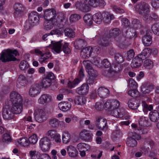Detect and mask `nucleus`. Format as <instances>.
Listing matches in <instances>:
<instances>
[{"instance_id":"obj_20","label":"nucleus","mask_w":159,"mask_h":159,"mask_svg":"<svg viewBox=\"0 0 159 159\" xmlns=\"http://www.w3.org/2000/svg\"><path fill=\"white\" fill-rule=\"evenodd\" d=\"M52 97L47 94H44L42 95L38 100V102L41 104H47L52 100Z\"/></svg>"},{"instance_id":"obj_34","label":"nucleus","mask_w":159,"mask_h":159,"mask_svg":"<svg viewBox=\"0 0 159 159\" xmlns=\"http://www.w3.org/2000/svg\"><path fill=\"white\" fill-rule=\"evenodd\" d=\"M158 18L157 15L154 13H152L150 15L147 14L143 17V19L147 22L157 21Z\"/></svg>"},{"instance_id":"obj_63","label":"nucleus","mask_w":159,"mask_h":159,"mask_svg":"<svg viewBox=\"0 0 159 159\" xmlns=\"http://www.w3.org/2000/svg\"><path fill=\"white\" fill-rule=\"evenodd\" d=\"M128 93L129 95L133 97H136L139 95V92L135 89L131 90L129 91Z\"/></svg>"},{"instance_id":"obj_43","label":"nucleus","mask_w":159,"mask_h":159,"mask_svg":"<svg viewBox=\"0 0 159 159\" xmlns=\"http://www.w3.org/2000/svg\"><path fill=\"white\" fill-rule=\"evenodd\" d=\"M57 133L55 129H51L48 131L45 134L44 138L48 139L50 141L52 140L55 134Z\"/></svg>"},{"instance_id":"obj_22","label":"nucleus","mask_w":159,"mask_h":159,"mask_svg":"<svg viewBox=\"0 0 159 159\" xmlns=\"http://www.w3.org/2000/svg\"><path fill=\"white\" fill-rule=\"evenodd\" d=\"M141 57V55H138L132 60L131 63V66L132 68H136L141 65L143 63V59Z\"/></svg>"},{"instance_id":"obj_53","label":"nucleus","mask_w":159,"mask_h":159,"mask_svg":"<svg viewBox=\"0 0 159 159\" xmlns=\"http://www.w3.org/2000/svg\"><path fill=\"white\" fill-rule=\"evenodd\" d=\"M133 28L134 29H139L141 28V24L140 22L137 19L133 20L132 22Z\"/></svg>"},{"instance_id":"obj_3","label":"nucleus","mask_w":159,"mask_h":159,"mask_svg":"<svg viewBox=\"0 0 159 159\" xmlns=\"http://www.w3.org/2000/svg\"><path fill=\"white\" fill-rule=\"evenodd\" d=\"M154 143L153 141L150 139H148L145 140L143 145L140 148V152H138L135 154L136 157H140L142 155L143 153H146L150 149L153 148Z\"/></svg>"},{"instance_id":"obj_40","label":"nucleus","mask_w":159,"mask_h":159,"mask_svg":"<svg viewBox=\"0 0 159 159\" xmlns=\"http://www.w3.org/2000/svg\"><path fill=\"white\" fill-rule=\"evenodd\" d=\"M17 146H22L25 147H28L29 145L28 140L25 138H20L17 140L16 143Z\"/></svg>"},{"instance_id":"obj_1","label":"nucleus","mask_w":159,"mask_h":159,"mask_svg":"<svg viewBox=\"0 0 159 159\" xmlns=\"http://www.w3.org/2000/svg\"><path fill=\"white\" fill-rule=\"evenodd\" d=\"M10 98L12 104L10 109L12 113L16 114L20 113L23 109L21 96L17 92H12L10 94Z\"/></svg>"},{"instance_id":"obj_50","label":"nucleus","mask_w":159,"mask_h":159,"mask_svg":"<svg viewBox=\"0 0 159 159\" xmlns=\"http://www.w3.org/2000/svg\"><path fill=\"white\" fill-rule=\"evenodd\" d=\"M77 148L80 151L81 150H88L90 148V146L84 143H80L77 145Z\"/></svg>"},{"instance_id":"obj_64","label":"nucleus","mask_w":159,"mask_h":159,"mask_svg":"<svg viewBox=\"0 0 159 159\" xmlns=\"http://www.w3.org/2000/svg\"><path fill=\"white\" fill-rule=\"evenodd\" d=\"M115 59L116 62L119 64L121 63L123 61L124 58L123 56L120 54H117L115 57Z\"/></svg>"},{"instance_id":"obj_8","label":"nucleus","mask_w":159,"mask_h":159,"mask_svg":"<svg viewBox=\"0 0 159 159\" xmlns=\"http://www.w3.org/2000/svg\"><path fill=\"white\" fill-rule=\"evenodd\" d=\"M136 11L140 14H143L149 12L150 6L146 2H141L136 5L135 7Z\"/></svg>"},{"instance_id":"obj_46","label":"nucleus","mask_w":159,"mask_h":159,"mask_svg":"<svg viewBox=\"0 0 159 159\" xmlns=\"http://www.w3.org/2000/svg\"><path fill=\"white\" fill-rule=\"evenodd\" d=\"M126 144L128 146L131 147H134L137 146V142L134 139L130 137L128 139Z\"/></svg>"},{"instance_id":"obj_39","label":"nucleus","mask_w":159,"mask_h":159,"mask_svg":"<svg viewBox=\"0 0 159 159\" xmlns=\"http://www.w3.org/2000/svg\"><path fill=\"white\" fill-rule=\"evenodd\" d=\"M86 102L85 98L82 96H76L74 99L75 103L78 105H83L85 104Z\"/></svg>"},{"instance_id":"obj_4","label":"nucleus","mask_w":159,"mask_h":159,"mask_svg":"<svg viewBox=\"0 0 159 159\" xmlns=\"http://www.w3.org/2000/svg\"><path fill=\"white\" fill-rule=\"evenodd\" d=\"M59 23L58 18L53 17L49 20H45L44 23V29L47 30H50L54 26H57Z\"/></svg>"},{"instance_id":"obj_11","label":"nucleus","mask_w":159,"mask_h":159,"mask_svg":"<svg viewBox=\"0 0 159 159\" xmlns=\"http://www.w3.org/2000/svg\"><path fill=\"white\" fill-rule=\"evenodd\" d=\"M14 113H12L9 106H6L3 108L2 115L3 118L6 120H10L14 117Z\"/></svg>"},{"instance_id":"obj_15","label":"nucleus","mask_w":159,"mask_h":159,"mask_svg":"<svg viewBox=\"0 0 159 159\" xmlns=\"http://www.w3.org/2000/svg\"><path fill=\"white\" fill-rule=\"evenodd\" d=\"M89 87L88 84H84L76 89V92L80 95H86L88 93Z\"/></svg>"},{"instance_id":"obj_37","label":"nucleus","mask_w":159,"mask_h":159,"mask_svg":"<svg viewBox=\"0 0 159 159\" xmlns=\"http://www.w3.org/2000/svg\"><path fill=\"white\" fill-rule=\"evenodd\" d=\"M153 89V85L152 84H144L142 87L141 91L143 93H149Z\"/></svg>"},{"instance_id":"obj_33","label":"nucleus","mask_w":159,"mask_h":159,"mask_svg":"<svg viewBox=\"0 0 159 159\" xmlns=\"http://www.w3.org/2000/svg\"><path fill=\"white\" fill-rule=\"evenodd\" d=\"M61 41L57 42H54V41H51V44L52 46V49L54 52L58 53L61 50L62 44L61 43Z\"/></svg>"},{"instance_id":"obj_42","label":"nucleus","mask_w":159,"mask_h":159,"mask_svg":"<svg viewBox=\"0 0 159 159\" xmlns=\"http://www.w3.org/2000/svg\"><path fill=\"white\" fill-rule=\"evenodd\" d=\"M149 116L150 120L153 122L157 121L159 118V114L157 111L150 112Z\"/></svg>"},{"instance_id":"obj_51","label":"nucleus","mask_w":159,"mask_h":159,"mask_svg":"<svg viewBox=\"0 0 159 159\" xmlns=\"http://www.w3.org/2000/svg\"><path fill=\"white\" fill-rule=\"evenodd\" d=\"M28 140L29 144H34L38 141V136L36 134H33L29 137Z\"/></svg>"},{"instance_id":"obj_59","label":"nucleus","mask_w":159,"mask_h":159,"mask_svg":"<svg viewBox=\"0 0 159 159\" xmlns=\"http://www.w3.org/2000/svg\"><path fill=\"white\" fill-rule=\"evenodd\" d=\"M120 65L119 63L117 65L114 64L110 68V71L111 72L115 73L118 72L120 70Z\"/></svg>"},{"instance_id":"obj_17","label":"nucleus","mask_w":159,"mask_h":159,"mask_svg":"<svg viewBox=\"0 0 159 159\" xmlns=\"http://www.w3.org/2000/svg\"><path fill=\"white\" fill-rule=\"evenodd\" d=\"M56 14V12L53 9H48L44 11L43 17L45 20H49L53 17L58 18Z\"/></svg>"},{"instance_id":"obj_31","label":"nucleus","mask_w":159,"mask_h":159,"mask_svg":"<svg viewBox=\"0 0 159 159\" xmlns=\"http://www.w3.org/2000/svg\"><path fill=\"white\" fill-rule=\"evenodd\" d=\"M27 80L26 77L24 75H20L18 79L17 85L19 87L24 86L27 84Z\"/></svg>"},{"instance_id":"obj_10","label":"nucleus","mask_w":159,"mask_h":159,"mask_svg":"<svg viewBox=\"0 0 159 159\" xmlns=\"http://www.w3.org/2000/svg\"><path fill=\"white\" fill-rule=\"evenodd\" d=\"M39 18L38 13L35 11H33L29 14L28 20L29 24L32 26L37 25L39 24Z\"/></svg>"},{"instance_id":"obj_16","label":"nucleus","mask_w":159,"mask_h":159,"mask_svg":"<svg viewBox=\"0 0 159 159\" xmlns=\"http://www.w3.org/2000/svg\"><path fill=\"white\" fill-rule=\"evenodd\" d=\"M111 111V115L116 117H122L126 113L125 110L122 108L119 109H113Z\"/></svg>"},{"instance_id":"obj_12","label":"nucleus","mask_w":159,"mask_h":159,"mask_svg":"<svg viewBox=\"0 0 159 159\" xmlns=\"http://www.w3.org/2000/svg\"><path fill=\"white\" fill-rule=\"evenodd\" d=\"M95 124L96 127L99 129L103 130L107 129V126H106L107 123L106 120L101 117L96 118Z\"/></svg>"},{"instance_id":"obj_5","label":"nucleus","mask_w":159,"mask_h":159,"mask_svg":"<svg viewBox=\"0 0 159 159\" xmlns=\"http://www.w3.org/2000/svg\"><path fill=\"white\" fill-rule=\"evenodd\" d=\"M120 106V102L116 99L107 101L104 103V107L108 111L117 109Z\"/></svg>"},{"instance_id":"obj_45","label":"nucleus","mask_w":159,"mask_h":159,"mask_svg":"<svg viewBox=\"0 0 159 159\" xmlns=\"http://www.w3.org/2000/svg\"><path fill=\"white\" fill-rule=\"evenodd\" d=\"M81 18V16L79 14H72L70 16V21L71 23H75L80 19Z\"/></svg>"},{"instance_id":"obj_54","label":"nucleus","mask_w":159,"mask_h":159,"mask_svg":"<svg viewBox=\"0 0 159 159\" xmlns=\"http://www.w3.org/2000/svg\"><path fill=\"white\" fill-rule=\"evenodd\" d=\"M52 81L45 78H43L42 81V86L43 88H46L49 87L51 84Z\"/></svg>"},{"instance_id":"obj_30","label":"nucleus","mask_w":159,"mask_h":159,"mask_svg":"<svg viewBox=\"0 0 159 159\" xmlns=\"http://www.w3.org/2000/svg\"><path fill=\"white\" fill-rule=\"evenodd\" d=\"M97 0H85L84 3V11H89L90 10V7L94 6Z\"/></svg>"},{"instance_id":"obj_21","label":"nucleus","mask_w":159,"mask_h":159,"mask_svg":"<svg viewBox=\"0 0 159 159\" xmlns=\"http://www.w3.org/2000/svg\"><path fill=\"white\" fill-rule=\"evenodd\" d=\"M97 91L98 95L101 98H106L109 94V90L106 88L102 87H100Z\"/></svg>"},{"instance_id":"obj_9","label":"nucleus","mask_w":159,"mask_h":159,"mask_svg":"<svg viewBox=\"0 0 159 159\" xmlns=\"http://www.w3.org/2000/svg\"><path fill=\"white\" fill-rule=\"evenodd\" d=\"M50 141L44 137L39 141V146L43 152L48 151L50 148Z\"/></svg>"},{"instance_id":"obj_60","label":"nucleus","mask_w":159,"mask_h":159,"mask_svg":"<svg viewBox=\"0 0 159 159\" xmlns=\"http://www.w3.org/2000/svg\"><path fill=\"white\" fill-rule=\"evenodd\" d=\"M129 85L130 87L134 89H137L138 87L137 83L132 78L129 79Z\"/></svg>"},{"instance_id":"obj_19","label":"nucleus","mask_w":159,"mask_h":159,"mask_svg":"<svg viewBox=\"0 0 159 159\" xmlns=\"http://www.w3.org/2000/svg\"><path fill=\"white\" fill-rule=\"evenodd\" d=\"M110 39L107 35L104 36L102 38L98 37V43L102 46H107L111 43Z\"/></svg>"},{"instance_id":"obj_49","label":"nucleus","mask_w":159,"mask_h":159,"mask_svg":"<svg viewBox=\"0 0 159 159\" xmlns=\"http://www.w3.org/2000/svg\"><path fill=\"white\" fill-rule=\"evenodd\" d=\"M143 66L147 69H151L153 66V63L151 60L147 59L144 61Z\"/></svg>"},{"instance_id":"obj_14","label":"nucleus","mask_w":159,"mask_h":159,"mask_svg":"<svg viewBox=\"0 0 159 159\" xmlns=\"http://www.w3.org/2000/svg\"><path fill=\"white\" fill-rule=\"evenodd\" d=\"M93 135L89 130L82 129L79 134V136L82 139L89 140L92 139Z\"/></svg>"},{"instance_id":"obj_7","label":"nucleus","mask_w":159,"mask_h":159,"mask_svg":"<svg viewBox=\"0 0 159 159\" xmlns=\"http://www.w3.org/2000/svg\"><path fill=\"white\" fill-rule=\"evenodd\" d=\"M84 76V70L82 68H81L80 70L78 77L72 82L69 81L67 84L68 87L70 88L74 87L82 81Z\"/></svg>"},{"instance_id":"obj_48","label":"nucleus","mask_w":159,"mask_h":159,"mask_svg":"<svg viewBox=\"0 0 159 159\" xmlns=\"http://www.w3.org/2000/svg\"><path fill=\"white\" fill-rule=\"evenodd\" d=\"M143 110L144 113H147L148 111H150L153 109V107L151 105H148L145 102H142Z\"/></svg>"},{"instance_id":"obj_25","label":"nucleus","mask_w":159,"mask_h":159,"mask_svg":"<svg viewBox=\"0 0 159 159\" xmlns=\"http://www.w3.org/2000/svg\"><path fill=\"white\" fill-rule=\"evenodd\" d=\"M89 76V79L87 80V82L89 84H93L95 78L98 75L97 71L93 69L87 71Z\"/></svg>"},{"instance_id":"obj_18","label":"nucleus","mask_w":159,"mask_h":159,"mask_svg":"<svg viewBox=\"0 0 159 159\" xmlns=\"http://www.w3.org/2000/svg\"><path fill=\"white\" fill-rule=\"evenodd\" d=\"M93 52V49L92 47H88L82 50L80 56L84 58H88L90 56Z\"/></svg>"},{"instance_id":"obj_27","label":"nucleus","mask_w":159,"mask_h":159,"mask_svg":"<svg viewBox=\"0 0 159 159\" xmlns=\"http://www.w3.org/2000/svg\"><path fill=\"white\" fill-rule=\"evenodd\" d=\"M140 101L135 98L130 100L128 102L129 107L133 110L137 109L140 104Z\"/></svg>"},{"instance_id":"obj_13","label":"nucleus","mask_w":159,"mask_h":159,"mask_svg":"<svg viewBox=\"0 0 159 159\" xmlns=\"http://www.w3.org/2000/svg\"><path fill=\"white\" fill-rule=\"evenodd\" d=\"M68 156L71 158H75L78 156V152L76 148L73 145H69L66 148Z\"/></svg>"},{"instance_id":"obj_47","label":"nucleus","mask_w":159,"mask_h":159,"mask_svg":"<svg viewBox=\"0 0 159 159\" xmlns=\"http://www.w3.org/2000/svg\"><path fill=\"white\" fill-rule=\"evenodd\" d=\"M86 42L85 41L81 39H78L76 40L75 42V47L77 46L79 48H81L84 46L86 45Z\"/></svg>"},{"instance_id":"obj_55","label":"nucleus","mask_w":159,"mask_h":159,"mask_svg":"<svg viewBox=\"0 0 159 159\" xmlns=\"http://www.w3.org/2000/svg\"><path fill=\"white\" fill-rule=\"evenodd\" d=\"M65 34L66 36L69 37H73L75 36V32L70 28H66L64 30Z\"/></svg>"},{"instance_id":"obj_32","label":"nucleus","mask_w":159,"mask_h":159,"mask_svg":"<svg viewBox=\"0 0 159 159\" xmlns=\"http://www.w3.org/2000/svg\"><path fill=\"white\" fill-rule=\"evenodd\" d=\"M14 14L15 16H18L22 12L23 7L22 5L19 3H15L14 6Z\"/></svg>"},{"instance_id":"obj_44","label":"nucleus","mask_w":159,"mask_h":159,"mask_svg":"<svg viewBox=\"0 0 159 159\" xmlns=\"http://www.w3.org/2000/svg\"><path fill=\"white\" fill-rule=\"evenodd\" d=\"M84 21L88 26H90L93 24V16L89 14H86L83 17Z\"/></svg>"},{"instance_id":"obj_29","label":"nucleus","mask_w":159,"mask_h":159,"mask_svg":"<svg viewBox=\"0 0 159 159\" xmlns=\"http://www.w3.org/2000/svg\"><path fill=\"white\" fill-rule=\"evenodd\" d=\"M142 42L144 45L146 47L150 46L152 43V38L148 33H146V34L143 38Z\"/></svg>"},{"instance_id":"obj_36","label":"nucleus","mask_w":159,"mask_h":159,"mask_svg":"<svg viewBox=\"0 0 159 159\" xmlns=\"http://www.w3.org/2000/svg\"><path fill=\"white\" fill-rule=\"evenodd\" d=\"M62 138L63 143L65 144H67L71 140V135L68 131H64L63 132Z\"/></svg>"},{"instance_id":"obj_41","label":"nucleus","mask_w":159,"mask_h":159,"mask_svg":"<svg viewBox=\"0 0 159 159\" xmlns=\"http://www.w3.org/2000/svg\"><path fill=\"white\" fill-rule=\"evenodd\" d=\"M152 52L151 49L146 48L144 49L141 54L139 55H141V58L143 59L145 58L149 57L152 54Z\"/></svg>"},{"instance_id":"obj_26","label":"nucleus","mask_w":159,"mask_h":159,"mask_svg":"<svg viewBox=\"0 0 159 159\" xmlns=\"http://www.w3.org/2000/svg\"><path fill=\"white\" fill-rule=\"evenodd\" d=\"M58 107L62 111H66L70 110L71 107V104L68 102H62L58 104Z\"/></svg>"},{"instance_id":"obj_6","label":"nucleus","mask_w":159,"mask_h":159,"mask_svg":"<svg viewBox=\"0 0 159 159\" xmlns=\"http://www.w3.org/2000/svg\"><path fill=\"white\" fill-rule=\"evenodd\" d=\"M34 117L36 121L39 123L45 121L47 118L44 111L41 109H38L35 110Z\"/></svg>"},{"instance_id":"obj_35","label":"nucleus","mask_w":159,"mask_h":159,"mask_svg":"<svg viewBox=\"0 0 159 159\" xmlns=\"http://www.w3.org/2000/svg\"><path fill=\"white\" fill-rule=\"evenodd\" d=\"M120 33V30L117 28H115L110 30L107 36L109 38L111 37L116 38L117 37Z\"/></svg>"},{"instance_id":"obj_2","label":"nucleus","mask_w":159,"mask_h":159,"mask_svg":"<svg viewBox=\"0 0 159 159\" xmlns=\"http://www.w3.org/2000/svg\"><path fill=\"white\" fill-rule=\"evenodd\" d=\"M19 55V54L16 50H4L0 53V60L4 62L15 61L16 60V57Z\"/></svg>"},{"instance_id":"obj_24","label":"nucleus","mask_w":159,"mask_h":159,"mask_svg":"<svg viewBox=\"0 0 159 159\" xmlns=\"http://www.w3.org/2000/svg\"><path fill=\"white\" fill-rule=\"evenodd\" d=\"M52 56V54L49 52H47L39 56L38 61L41 64L48 62V60Z\"/></svg>"},{"instance_id":"obj_38","label":"nucleus","mask_w":159,"mask_h":159,"mask_svg":"<svg viewBox=\"0 0 159 159\" xmlns=\"http://www.w3.org/2000/svg\"><path fill=\"white\" fill-rule=\"evenodd\" d=\"M93 19L95 23L99 25L102 20V15L100 12L97 13L93 16Z\"/></svg>"},{"instance_id":"obj_62","label":"nucleus","mask_w":159,"mask_h":159,"mask_svg":"<svg viewBox=\"0 0 159 159\" xmlns=\"http://www.w3.org/2000/svg\"><path fill=\"white\" fill-rule=\"evenodd\" d=\"M63 33V30L56 29L52 30L50 34L52 35L55 34L59 36L62 35Z\"/></svg>"},{"instance_id":"obj_61","label":"nucleus","mask_w":159,"mask_h":159,"mask_svg":"<svg viewBox=\"0 0 159 159\" xmlns=\"http://www.w3.org/2000/svg\"><path fill=\"white\" fill-rule=\"evenodd\" d=\"M135 53L133 50L131 49L128 51L126 55L127 59L128 61L132 59L134 57Z\"/></svg>"},{"instance_id":"obj_58","label":"nucleus","mask_w":159,"mask_h":159,"mask_svg":"<svg viewBox=\"0 0 159 159\" xmlns=\"http://www.w3.org/2000/svg\"><path fill=\"white\" fill-rule=\"evenodd\" d=\"M151 29L155 34L157 35H159V24H155L152 26Z\"/></svg>"},{"instance_id":"obj_52","label":"nucleus","mask_w":159,"mask_h":159,"mask_svg":"<svg viewBox=\"0 0 159 159\" xmlns=\"http://www.w3.org/2000/svg\"><path fill=\"white\" fill-rule=\"evenodd\" d=\"M29 155L31 159H39V156L41 154L35 150H32L30 151Z\"/></svg>"},{"instance_id":"obj_57","label":"nucleus","mask_w":159,"mask_h":159,"mask_svg":"<svg viewBox=\"0 0 159 159\" xmlns=\"http://www.w3.org/2000/svg\"><path fill=\"white\" fill-rule=\"evenodd\" d=\"M19 66L21 70H25L29 68V65L26 61H21Z\"/></svg>"},{"instance_id":"obj_28","label":"nucleus","mask_w":159,"mask_h":159,"mask_svg":"<svg viewBox=\"0 0 159 159\" xmlns=\"http://www.w3.org/2000/svg\"><path fill=\"white\" fill-rule=\"evenodd\" d=\"M114 16L113 15L108 12H104L102 15V20L105 23L109 24L111 20H113Z\"/></svg>"},{"instance_id":"obj_23","label":"nucleus","mask_w":159,"mask_h":159,"mask_svg":"<svg viewBox=\"0 0 159 159\" xmlns=\"http://www.w3.org/2000/svg\"><path fill=\"white\" fill-rule=\"evenodd\" d=\"M40 89L38 85L32 86L29 89V95L31 97H35L39 94Z\"/></svg>"},{"instance_id":"obj_56","label":"nucleus","mask_w":159,"mask_h":159,"mask_svg":"<svg viewBox=\"0 0 159 159\" xmlns=\"http://www.w3.org/2000/svg\"><path fill=\"white\" fill-rule=\"evenodd\" d=\"M83 63L87 70V71L93 69L92 67V63L89 60L83 61Z\"/></svg>"}]
</instances>
